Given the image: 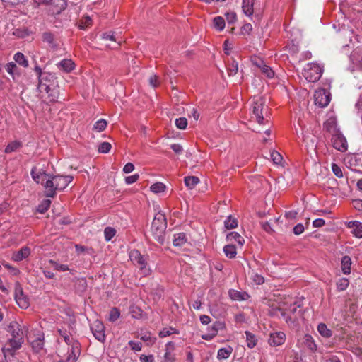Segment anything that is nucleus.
Listing matches in <instances>:
<instances>
[{
  "instance_id": "56",
  "label": "nucleus",
  "mask_w": 362,
  "mask_h": 362,
  "mask_svg": "<svg viewBox=\"0 0 362 362\" xmlns=\"http://www.w3.org/2000/svg\"><path fill=\"white\" fill-rule=\"evenodd\" d=\"M129 345L131 347V349L134 351H141L142 348V344L139 341H129Z\"/></svg>"
},
{
  "instance_id": "11",
  "label": "nucleus",
  "mask_w": 362,
  "mask_h": 362,
  "mask_svg": "<svg viewBox=\"0 0 362 362\" xmlns=\"http://www.w3.org/2000/svg\"><path fill=\"white\" fill-rule=\"evenodd\" d=\"M47 177V180L44 183V181H42L40 183L44 186L45 189V194L47 197H54L57 194V191L55 189L54 185V175H49L48 176H45Z\"/></svg>"
},
{
  "instance_id": "25",
  "label": "nucleus",
  "mask_w": 362,
  "mask_h": 362,
  "mask_svg": "<svg viewBox=\"0 0 362 362\" xmlns=\"http://www.w3.org/2000/svg\"><path fill=\"white\" fill-rule=\"evenodd\" d=\"M57 65L59 69H62L66 73L71 71L75 66L74 63L71 59H63Z\"/></svg>"
},
{
  "instance_id": "9",
  "label": "nucleus",
  "mask_w": 362,
  "mask_h": 362,
  "mask_svg": "<svg viewBox=\"0 0 362 362\" xmlns=\"http://www.w3.org/2000/svg\"><path fill=\"white\" fill-rule=\"evenodd\" d=\"M315 104L320 107L327 106L330 102L331 96L325 89L316 91L315 95Z\"/></svg>"
},
{
  "instance_id": "47",
  "label": "nucleus",
  "mask_w": 362,
  "mask_h": 362,
  "mask_svg": "<svg viewBox=\"0 0 362 362\" xmlns=\"http://www.w3.org/2000/svg\"><path fill=\"white\" fill-rule=\"evenodd\" d=\"M224 328V323L220 322V321H216L211 327V337L216 336L217 334V332L220 329H223Z\"/></svg>"
},
{
  "instance_id": "32",
  "label": "nucleus",
  "mask_w": 362,
  "mask_h": 362,
  "mask_svg": "<svg viewBox=\"0 0 362 362\" xmlns=\"http://www.w3.org/2000/svg\"><path fill=\"white\" fill-rule=\"evenodd\" d=\"M229 296L231 298V299L239 301L246 300L247 297H249L247 293H242L236 290H230Z\"/></svg>"
},
{
  "instance_id": "10",
  "label": "nucleus",
  "mask_w": 362,
  "mask_h": 362,
  "mask_svg": "<svg viewBox=\"0 0 362 362\" xmlns=\"http://www.w3.org/2000/svg\"><path fill=\"white\" fill-rule=\"evenodd\" d=\"M90 329L95 338L100 342L105 340V327L100 320H95L90 325Z\"/></svg>"
},
{
  "instance_id": "28",
  "label": "nucleus",
  "mask_w": 362,
  "mask_h": 362,
  "mask_svg": "<svg viewBox=\"0 0 362 362\" xmlns=\"http://www.w3.org/2000/svg\"><path fill=\"white\" fill-rule=\"evenodd\" d=\"M341 270L344 274H349L351 272V266L352 264L351 259L349 256L346 255L341 258Z\"/></svg>"
},
{
  "instance_id": "59",
  "label": "nucleus",
  "mask_w": 362,
  "mask_h": 362,
  "mask_svg": "<svg viewBox=\"0 0 362 362\" xmlns=\"http://www.w3.org/2000/svg\"><path fill=\"white\" fill-rule=\"evenodd\" d=\"M226 20L229 24H233L237 20L236 14L234 12L227 13L226 14Z\"/></svg>"
},
{
  "instance_id": "1",
  "label": "nucleus",
  "mask_w": 362,
  "mask_h": 362,
  "mask_svg": "<svg viewBox=\"0 0 362 362\" xmlns=\"http://www.w3.org/2000/svg\"><path fill=\"white\" fill-rule=\"evenodd\" d=\"M6 330L10 334L11 337L7 340L5 345L1 349L5 358L7 354L13 356L16 351L22 347L24 342L22 327L18 322L15 320L11 321L7 326Z\"/></svg>"
},
{
  "instance_id": "27",
  "label": "nucleus",
  "mask_w": 362,
  "mask_h": 362,
  "mask_svg": "<svg viewBox=\"0 0 362 362\" xmlns=\"http://www.w3.org/2000/svg\"><path fill=\"white\" fill-rule=\"evenodd\" d=\"M32 178L37 182L40 183L42 181H44V177L48 176L49 174H47L45 171H38L37 167H33L30 172Z\"/></svg>"
},
{
  "instance_id": "23",
  "label": "nucleus",
  "mask_w": 362,
  "mask_h": 362,
  "mask_svg": "<svg viewBox=\"0 0 362 362\" xmlns=\"http://www.w3.org/2000/svg\"><path fill=\"white\" fill-rule=\"evenodd\" d=\"M255 0H243L242 9L243 13L251 16L254 13V3Z\"/></svg>"
},
{
  "instance_id": "40",
  "label": "nucleus",
  "mask_w": 362,
  "mask_h": 362,
  "mask_svg": "<svg viewBox=\"0 0 362 362\" xmlns=\"http://www.w3.org/2000/svg\"><path fill=\"white\" fill-rule=\"evenodd\" d=\"M246 335V340H247V345L249 348H253L257 344V339L255 334L246 331L245 332Z\"/></svg>"
},
{
  "instance_id": "19",
  "label": "nucleus",
  "mask_w": 362,
  "mask_h": 362,
  "mask_svg": "<svg viewBox=\"0 0 362 362\" xmlns=\"http://www.w3.org/2000/svg\"><path fill=\"white\" fill-rule=\"evenodd\" d=\"M30 254V249L28 247H23L21 250L13 254L12 259L16 262H20L27 258Z\"/></svg>"
},
{
  "instance_id": "12",
  "label": "nucleus",
  "mask_w": 362,
  "mask_h": 362,
  "mask_svg": "<svg viewBox=\"0 0 362 362\" xmlns=\"http://www.w3.org/2000/svg\"><path fill=\"white\" fill-rule=\"evenodd\" d=\"M299 308L300 305L295 302L294 303L291 304L286 310L282 311L281 315L285 318L286 322L291 321L293 322L297 318L296 313L297 312L300 313V310H298Z\"/></svg>"
},
{
  "instance_id": "18",
  "label": "nucleus",
  "mask_w": 362,
  "mask_h": 362,
  "mask_svg": "<svg viewBox=\"0 0 362 362\" xmlns=\"http://www.w3.org/2000/svg\"><path fill=\"white\" fill-rule=\"evenodd\" d=\"M42 41L47 43L53 50H57L59 45L57 42L54 35L50 32H45L42 35Z\"/></svg>"
},
{
  "instance_id": "50",
  "label": "nucleus",
  "mask_w": 362,
  "mask_h": 362,
  "mask_svg": "<svg viewBox=\"0 0 362 362\" xmlns=\"http://www.w3.org/2000/svg\"><path fill=\"white\" fill-rule=\"evenodd\" d=\"M49 263L54 267L56 270L60 271V272H66L69 270V268L66 264H59L54 260H49Z\"/></svg>"
},
{
  "instance_id": "34",
  "label": "nucleus",
  "mask_w": 362,
  "mask_h": 362,
  "mask_svg": "<svg viewBox=\"0 0 362 362\" xmlns=\"http://www.w3.org/2000/svg\"><path fill=\"white\" fill-rule=\"evenodd\" d=\"M232 351L233 349L230 346H228L227 348H221L218 351L217 358L218 360L226 359L229 358L232 354Z\"/></svg>"
},
{
  "instance_id": "61",
  "label": "nucleus",
  "mask_w": 362,
  "mask_h": 362,
  "mask_svg": "<svg viewBox=\"0 0 362 362\" xmlns=\"http://www.w3.org/2000/svg\"><path fill=\"white\" fill-rule=\"evenodd\" d=\"M305 228L302 223H298L294 226L293 231V233L296 235H300L303 233Z\"/></svg>"
},
{
  "instance_id": "13",
  "label": "nucleus",
  "mask_w": 362,
  "mask_h": 362,
  "mask_svg": "<svg viewBox=\"0 0 362 362\" xmlns=\"http://www.w3.org/2000/svg\"><path fill=\"white\" fill-rule=\"evenodd\" d=\"M72 180V176L54 175V182L56 191H62L64 189Z\"/></svg>"
},
{
  "instance_id": "24",
  "label": "nucleus",
  "mask_w": 362,
  "mask_h": 362,
  "mask_svg": "<svg viewBox=\"0 0 362 362\" xmlns=\"http://www.w3.org/2000/svg\"><path fill=\"white\" fill-rule=\"evenodd\" d=\"M33 351L39 353L44 347V336L40 334L35 339L31 341Z\"/></svg>"
},
{
  "instance_id": "30",
  "label": "nucleus",
  "mask_w": 362,
  "mask_h": 362,
  "mask_svg": "<svg viewBox=\"0 0 362 362\" xmlns=\"http://www.w3.org/2000/svg\"><path fill=\"white\" fill-rule=\"evenodd\" d=\"M257 66L260 69L262 73L267 77L272 78L274 76V71L267 65L264 64L262 61L260 60L259 64L256 63Z\"/></svg>"
},
{
  "instance_id": "35",
  "label": "nucleus",
  "mask_w": 362,
  "mask_h": 362,
  "mask_svg": "<svg viewBox=\"0 0 362 362\" xmlns=\"http://www.w3.org/2000/svg\"><path fill=\"white\" fill-rule=\"evenodd\" d=\"M184 182L187 187L193 189L199 182V179L196 176H187Z\"/></svg>"
},
{
  "instance_id": "17",
  "label": "nucleus",
  "mask_w": 362,
  "mask_h": 362,
  "mask_svg": "<svg viewBox=\"0 0 362 362\" xmlns=\"http://www.w3.org/2000/svg\"><path fill=\"white\" fill-rule=\"evenodd\" d=\"M80 355V344L78 341L74 342L71 351L68 352V356L66 359V362H76L78 356Z\"/></svg>"
},
{
  "instance_id": "6",
  "label": "nucleus",
  "mask_w": 362,
  "mask_h": 362,
  "mask_svg": "<svg viewBox=\"0 0 362 362\" xmlns=\"http://www.w3.org/2000/svg\"><path fill=\"white\" fill-rule=\"evenodd\" d=\"M129 258L139 268L144 276H147L150 274L151 271L147 268V256L142 255L137 250H133L129 252Z\"/></svg>"
},
{
  "instance_id": "3",
  "label": "nucleus",
  "mask_w": 362,
  "mask_h": 362,
  "mask_svg": "<svg viewBox=\"0 0 362 362\" xmlns=\"http://www.w3.org/2000/svg\"><path fill=\"white\" fill-rule=\"evenodd\" d=\"M166 228L167 221L165 216L161 213L156 214L153 220L151 229L155 240L161 245H163L165 242Z\"/></svg>"
},
{
  "instance_id": "64",
  "label": "nucleus",
  "mask_w": 362,
  "mask_h": 362,
  "mask_svg": "<svg viewBox=\"0 0 362 362\" xmlns=\"http://www.w3.org/2000/svg\"><path fill=\"white\" fill-rule=\"evenodd\" d=\"M140 361H141V362H153L154 357L153 355L146 356V355L142 354L140 356Z\"/></svg>"
},
{
  "instance_id": "22",
  "label": "nucleus",
  "mask_w": 362,
  "mask_h": 362,
  "mask_svg": "<svg viewBox=\"0 0 362 362\" xmlns=\"http://www.w3.org/2000/svg\"><path fill=\"white\" fill-rule=\"evenodd\" d=\"M226 240L229 243L236 242L240 247L245 243V239L237 232H230L226 235Z\"/></svg>"
},
{
  "instance_id": "41",
  "label": "nucleus",
  "mask_w": 362,
  "mask_h": 362,
  "mask_svg": "<svg viewBox=\"0 0 362 362\" xmlns=\"http://www.w3.org/2000/svg\"><path fill=\"white\" fill-rule=\"evenodd\" d=\"M107 124L106 120L100 119L94 124L93 129L98 132H103L107 127Z\"/></svg>"
},
{
  "instance_id": "26",
  "label": "nucleus",
  "mask_w": 362,
  "mask_h": 362,
  "mask_svg": "<svg viewBox=\"0 0 362 362\" xmlns=\"http://www.w3.org/2000/svg\"><path fill=\"white\" fill-rule=\"evenodd\" d=\"M323 127L326 132L331 133L332 134L336 132H339V130L337 128V122L334 118H329L325 121L323 124Z\"/></svg>"
},
{
  "instance_id": "60",
  "label": "nucleus",
  "mask_w": 362,
  "mask_h": 362,
  "mask_svg": "<svg viewBox=\"0 0 362 362\" xmlns=\"http://www.w3.org/2000/svg\"><path fill=\"white\" fill-rule=\"evenodd\" d=\"M139 175L138 174H134L133 175L127 176L125 177V182L127 184H133L139 180Z\"/></svg>"
},
{
  "instance_id": "43",
  "label": "nucleus",
  "mask_w": 362,
  "mask_h": 362,
  "mask_svg": "<svg viewBox=\"0 0 362 362\" xmlns=\"http://www.w3.org/2000/svg\"><path fill=\"white\" fill-rule=\"evenodd\" d=\"M50 204L51 201L49 199L43 200L42 203L37 206V211L40 214L45 213L49 208Z\"/></svg>"
},
{
  "instance_id": "39",
  "label": "nucleus",
  "mask_w": 362,
  "mask_h": 362,
  "mask_svg": "<svg viewBox=\"0 0 362 362\" xmlns=\"http://www.w3.org/2000/svg\"><path fill=\"white\" fill-rule=\"evenodd\" d=\"M224 226L226 229H233L238 226V221L235 218L232 216H228L224 221Z\"/></svg>"
},
{
  "instance_id": "57",
  "label": "nucleus",
  "mask_w": 362,
  "mask_h": 362,
  "mask_svg": "<svg viewBox=\"0 0 362 362\" xmlns=\"http://www.w3.org/2000/svg\"><path fill=\"white\" fill-rule=\"evenodd\" d=\"M17 69V66L15 62H9L6 64V70L10 74H13V73Z\"/></svg>"
},
{
  "instance_id": "53",
  "label": "nucleus",
  "mask_w": 362,
  "mask_h": 362,
  "mask_svg": "<svg viewBox=\"0 0 362 362\" xmlns=\"http://www.w3.org/2000/svg\"><path fill=\"white\" fill-rule=\"evenodd\" d=\"M332 170L334 175L339 178L343 177V173L341 168L336 163H332Z\"/></svg>"
},
{
  "instance_id": "54",
  "label": "nucleus",
  "mask_w": 362,
  "mask_h": 362,
  "mask_svg": "<svg viewBox=\"0 0 362 362\" xmlns=\"http://www.w3.org/2000/svg\"><path fill=\"white\" fill-rule=\"evenodd\" d=\"M271 158L273 162L276 164L280 163L282 160L281 155L276 151H274L271 153Z\"/></svg>"
},
{
  "instance_id": "42",
  "label": "nucleus",
  "mask_w": 362,
  "mask_h": 362,
  "mask_svg": "<svg viewBox=\"0 0 362 362\" xmlns=\"http://www.w3.org/2000/svg\"><path fill=\"white\" fill-rule=\"evenodd\" d=\"M165 185L163 182H156L151 186V190L154 193H160L165 190Z\"/></svg>"
},
{
  "instance_id": "62",
  "label": "nucleus",
  "mask_w": 362,
  "mask_h": 362,
  "mask_svg": "<svg viewBox=\"0 0 362 362\" xmlns=\"http://www.w3.org/2000/svg\"><path fill=\"white\" fill-rule=\"evenodd\" d=\"M103 38L107 40H111L117 42L115 35V33L109 32L103 33Z\"/></svg>"
},
{
  "instance_id": "7",
  "label": "nucleus",
  "mask_w": 362,
  "mask_h": 362,
  "mask_svg": "<svg viewBox=\"0 0 362 362\" xmlns=\"http://www.w3.org/2000/svg\"><path fill=\"white\" fill-rule=\"evenodd\" d=\"M14 298L18 305L23 309H26L30 305L28 297L24 294L21 284L16 281L14 286Z\"/></svg>"
},
{
  "instance_id": "36",
  "label": "nucleus",
  "mask_w": 362,
  "mask_h": 362,
  "mask_svg": "<svg viewBox=\"0 0 362 362\" xmlns=\"http://www.w3.org/2000/svg\"><path fill=\"white\" fill-rule=\"evenodd\" d=\"M13 59L19 65L25 68L28 66V62L23 53L17 52L15 54Z\"/></svg>"
},
{
  "instance_id": "45",
  "label": "nucleus",
  "mask_w": 362,
  "mask_h": 362,
  "mask_svg": "<svg viewBox=\"0 0 362 362\" xmlns=\"http://www.w3.org/2000/svg\"><path fill=\"white\" fill-rule=\"evenodd\" d=\"M349 284V281L347 279H346V278L340 279L337 282V290L339 291H344L347 288Z\"/></svg>"
},
{
  "instance_id": "38",
  "label": "nucleus",
  "mask_w": 362,
  "mask_h": 362,
  "mask_svg": "<svg viewBox=\"0 0 362 362\" xmlns=\"http://www.w3.org/2000/svg\"><path fill=\"white\" fill-rule=\"evenodd\" d=\"M225 20L221 16H216L213 20V25L218 31H221L225 27Z\"/></svg>"
},
{
  "instance_id": "49",
  "label": "nucleus",
  "mask_w": 362,
  "mask_h": 362,
  "mask_svg": "<svg viewBox=\"0 0 362 362\" xmlns=\"http://www.w3.org/2000/svg\"><path fill=\"white\" fill-rule=\"evenodd\" d=\"M120 316V312L117 308H113L110 312L108 320L110 322L116 321Z\"/></svg>"
},
{
  "instance_id": "44",
  "label": "nucleus",
  "mask_w": 362,
  "mask_h": 362,
  "mask_svg": "<svg viewBox=\"0 0 362 362\" xmlns=\"http://www.w3.org/2000/svg\"><path fill=\"white\" fill-rule=\"evenodd\" d=\"M112 148V145L109 142H102L98 145V151L101 153H108Z\"/></svg>"
},
{
  "instance_id": "29",
  "label": "nucleus",
  "mask_w": 362,
  "mask_h": 362,
  "mask_svg": "<svg viewBox=\"0 0 362 362\" xmlns=\"http://www.w3.org/2000/svg\"><path fill=\"white\" fill-rule=\"evenodd\" d=\"M317 329L319 334L322 337L330 338L332 336V331L331 329H329L327 327V325L323 322H320L318 324Z\"/></svg>"
},
{
  "instance_id": "33",
  "label": "nucleus",
  "mask_w": 362,
  "mask_h": 362,
  "mask_svg": "<svg viewBox=\"0 0 362 362\" xmlns=\"http://www.w3.org/2000/svg\"><path fill=\"white\" fill-rule=\"evenodd\" d=\"M223 252L227 257H228L230 259H233L235 257V256L237 255L236 247L234 245H233L232 243L228 244V245L224 246Z\"/></svg>"
},
{
  "instance_id": "16",
  "label": "nucleus",
  "mask_w": 362,
  "mask_h": 362,
  "mask_svg": "<svg viewBox=\"0 0 362 362\" xmlns=\"http://www.w3.org/2000/svg\"><path fill=\"white\" fill-rule=\"evenodd\" d=\"M35 4H37V6L40 5H52L57 4L59 6V10L57 11L60 13L62 11H64L67 5L65 0H33Z\"/></svg>"
},
{
  "instance_id": "8",
  "label": "nucleus",
  "mask_w": 362,
  "mask_h": 362,
  "mask_svg": "<svg viewBox=\"0 0 362 362\" xmlns=\"http://www.w3.org/2000/svg\"><path fill=\"white\" fill-rule=\"evenodd\" d=\"M331 141L332 146L337 151L345 152L348 149V143L346 139L343 134L339 132H336L332 135Z\"/></svg>"
},
{
  "instance_id": "31",
  "label": "nucleus",
  "mask_w": 362,
  "mask_h": 362,
  "mask_svg": "<svg viewBox=\"0 0 362 362\" xmlns=\"http://www.w3.org/2000/svg\"><path fill=\"white\" fill-rule=\"evenodd\" d=\"M227 71L230 76H235L238 73V64L233 58L228 61Z\"/></svg>"
},
{
  "instance_id": "14",
  "label": "nucleus",
  "mask_w": 362,
  "mask_h": 362,
  "mask_svg": "<svg viewBox=\"0 0 362 362\" xmlns=\"http://www.w3.org/2000/svg\"><path fill=\"white\" fill-rule=\"evenodd\" d=\"M347 228L352 229L351 233L358 238H362V223L358 221H351L346 223Z\"/></svg>"
},
{
  "instance_id": "20",
  "label": "nucleus",
  "mask_w": 362,
  "mask_h": 362,
  "mask_svg": "<svg viewBox=\"0 0 362 362\" xmlns=\"http://www.w3.org/2000/svg\"><path fill=\"white\" fill-rule=\"evenodd\" d=\"M188 240L187 236L185 233H175L173 235V244L175 247H181Z\"/></svg>"
},
{
  "instance_id": "5",
  "label": "nucleus",
  "mask_w": 362,
  "mask_h": 362,
  "mask_svg": "<svg viewBox=\"0 0 362 362\" xmlns=\"http://www.w3.org/2000/svg\"><path fill=\"white\" fill-rule=\"evenodd\" d=\"M252 113L255 117L256 121L262 124L264 123L265 118L264 115L267 112V107L265 106V100L262 97L254 98L252 101Z\"/></svg>"
},
{
  "instance_id": "58",
  "label": "nucleus",
  "mask_w": 362,
  "mask_h": 362,
  "mask_svg": "<svg viewBox=\"0 0 362 362\" xmlns=\"http://www.w3.org/2000/svg\"><path fill=\"white\" fill-rule=\"evenodd\" d=\"M149 83L153 88L158 87L160 84L158 76L156 75L151 76L149 78Z\"/></svg>"
},
{
  "instance_id": "48",
  "label": "nucleus",
  "mask_w": 362,
  "mask_h": 362,
  "mask_svg": "<svg viewBox=\"0 0 362 362\" xmlns=\"http://www.w3.org/2000/svg\"><path fill=\"white\" fill-rule=\"evenodd\" d=\"M115 233H116V230L114 228H112V227L105 228V230H104V235H105V240L107 241H110L115 235Z\"/></svg>"
},
{
  "instance_id": "46",
  "label": "nucleus",
  "mask_w": 362,
  "mask_h": 362,
  "mask_svg": "<svg viewBox=\"0 0 362 362\" xmlns=\"http://www.w3.org/2000/svg\"><path fill=\"white\" fill-rule=\"evenodd\" d=\"M178 331L175 328H164L159 332V337L163 338L170 336L172 334H178Z\"/></svg>"
},
{
  "instance_id": "21",
  "label": "nucleus",
  "mask_w": 362,
  "mask_h": 362,
  "mask_svg": "<svg viewBox=\"0 0 362 362\" xmlns=\"http://www.w3.org/2000/svg\"><path fill=\"white\" fill-rule=\"evenodd\" d=\"M303 344L311 352H315L317 351V345L311 335L307 334L304 336Z\"/></svg>"
},
{
  "instance_id": "55",
  "label": "nucleus",
  "mask_w": 362,
  "mask_h": 362,
  "mask_svg": "<svg viewBox=\"0 0 362 362\" xmlns=\"http://www.w3.org/2000/svg\"><path fill=\"white\" fill-rule=\"evenodd\" d=\"M252 30V25L250 23L244 24L240 29V33L242 35H249Z\"/></svg>"
},
{
  "instance_id": "52",
  "label": "nucleus",
  "mask_w": 362,
  "mask_h": 362,
  "mask_svg": "<svg viewBox=\"0 0 362 362\" xmlns=\"http://www.w3.org/2000/svg\"><path fill=\"white\" fill-rule=\"evenodd\" d=\"M130 313L132 317L139 319L142 315V310L137 306H132L130 308Z\"/></svg>"
},
{
  "instance_id": "37",
  "label": "nucleus",
  "mask_w": 362,
  "mask_h": 362,
  "mask_svg": "<svg viewBox=\"0 0 362 362\" xmlns=\"http://www.w3.org/2000/svg\"><path fill=\"white\" fill-rule=\"evenodd\" d=\"M21 146H22V143L21 142H20L18 141H13L9 143L6 146L4 152L6 153H12V152H14V151H17Z\"/></svg>"
},
{
  "instance_id": "63",
  "label": "nucleus",
  "mask_w": 362,
  "mask_h": 362,
  "mask_svg": "<svg viewBox=\"0 0 362 362\" xmlns=\"http://www.w3.org/2000/svg\"><path fill=\"white\" fill-rule=\"evenodd\" d=\"M262 229L268 233H272L273 232V229L270 225V223L267 221H263L261 223Z\"/></svg>"
},
{
  "instance_id": "15",
  "label": "nucleus",
  "mask_w": 362,
  "mask_h": 362,
  "mask_svg": "<svg viewBox=\"0 0 362 362\" xmlns=\"http://www.w3.org/2000/svg\"><path fill=\"white\" fill-rule=\"evenodd\" d=\"M285 339L286 335L284 332H279L272 333L269 339V343L271 346H277L284 344Z\"/></svg>"
},
{
  "instance_id": "4",
  "label": "nucleus",
  "mask_w": 362,
  "mask_h": 362,
  "mask_svg": "<svg viewBox=\"0 0 362 362\" xmlns=\"http://www.w3.org/2000/svg\"><path fill=\"white\" fill-rule=\"evenodd\" d=\"M323 67L317 63H308L303 70V76L308 82H317L321 77Z\"/></svg>"
},
{
  "instance_id": "2",
  "label": "nucleus",
  "mask_w": 362,
  "mask_h": 362,
  "mask_svg": "<svg viewBox=\"0 0 362 362\" xmlns=\"http://www.w3.org/2000/svg\"><path fill=\"white\" fill-rule=\"evenodd\" d=\"M51 78H54V75L51 73H46L45 76L39 80L37 89L41 98L47 99L49 102H54L57 98V90L54 83H44V81H50Z\"/></svg>"
},
{
  "instance_id": "51",
  "label": "nucleus",
  "mask_w": 362,
  "mask_h": 362,
  "mask_svg": "<svg viewBox=\"0 0 362 362\" xmlns=\"http://www.w3.org/2000/svg\"><path fill=\"white\" fill-rule=\"evenodd\" d=\"M175 125L180 129H185L187 126V120L185 117H180L175 119Z\"/></svg>"
}]
</instances>
